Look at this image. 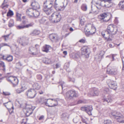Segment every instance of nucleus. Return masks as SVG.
Masks as SVG:
<instances>
[{
  "instance_id": "obj_1",
  "label": "nucleus",
  "mask_w": 124,
  "mask_h": 124,
  "mask_svg": "<svg viewBox=\"0 0 124 124\" xmlns=\"http://www.w3.org/2000/svg\"><path fill=\"white\" fill-rule=\"evenodd\" d=\"M43 10L47 15H50L52 12L51 8L53 5V2L49 0H47L44 3Z\"/></svg>"
},
{
  "instance_id": "obj_2",
  "label": "nucleus",
  "mask_w": 124,
  "mask_h": 124,
  "mask_svg": "<svg viewBox=\"0 0 124 124\" xmlns=\"http://www.w3.org/2000/svg\"><path fill=\"white\" fill-rule=\"evenodd\" d=\"M117 31V28L116 26L113 24H110L107 27V30L106 31V34H107L108 37L110 34L114 35L116 34Z\"/></svg>"
},
{
  "instance_id": "obj_3",
  "label": "nucleus",
  "mask_w": 124,
  "mask_h": 124,
  "mask_svg": "<svg viewBox=\"0 0 124 124\" xmlns=\"http://www.w3.org/2000/svg\"><path fill=\"white\" fill-rule=\"evenodd\" d=\"M85 29L86 32V35L87 36H89L94 34L96 32V29L94 26L91 24H88L85 25Z\"/></svg>"
},
{
  "instance_id": "obj_4",
  "label": "nucleus",
  "mask_w": 124,
  "mask_h": 124,
  "mask_svg": "<svg viewBox=\"0 0 124 124\" xmlns=\"http://www.w3.org/2000/svg\"><path fill=\"white\" fill-rule=\"evenodd\" d=\"M57 99H45L42 103L49 107H53L57 105Z\"/></svg>"
},
{
  "instance_id": "obj_5",
  "label": "nucleus",
  "mask_w": 124,
  "mask_h": 124,
  "mask_svg": "<svg viewBox=\"0 0 124 124\" xmlns=\"http://www.w3.org/2000/svg\"><path fill=\"white\" fill-rule=\"evenodd\" d=\"M79 95L78 92L74 90L68 91L66 93V98L69 100L72 99L74 97H77Z\"/></svg>"
},
{
  "instance_id": "obj_6",
  "label": "nucleus",
  "mask_w": 124,
  "mask_h": 124,
  "mask_svg": "<svg viewBox=\"0 0 124 124\" xmlns=\"http://www.w3.org/2000/svg\"><path fill=\"white\" fill-rule=\"evenodd\" d=\"M111 17V15L110 13H104L99 16L98 18L105 22L108 21L110 19Z\"/></svg>"
},
{
  "instance_id": "obj_7",
  "label": "nucleus",
  "mask_w": 124,
  "mask_h": 124,
  "mask_svg": "<svg viewBox=\"0 0 124 124\" xmlns=\"http://www.w3.org/2000/svg\"><path fill=\"white\" fill-rule=\"evenodd\" d=\"M52 20L54 23H56L59 22L61 18V15L58 12H54L51 15Z\"/></svg>"
},
{
  "instance_id": "obj_8",
  "label": "nucleus",
  "mask_w": 124,
  "mask_h": 124,
  "mask_svg": "<svg viewBox=\"0 0 124 124\" xmlns=\"http://www.w3.org/2000/svg\"><path fill=\"white\" fill-rule=\"evenodd\" d=\"M119 113L115 111H113L111 113L112 115L117 119V121L120 123H124L123 120L124 116L123 115L118 116Z\"/></svg>"
},
{
  "instance_id": "obj_9",
  "label": "nucleus",
  "mask_w": 124,
  "mask_h": 124,
  "mask_svg": "<svg viewBox=\"0 0 124 124\" xmlns=\"http://www.w3.org/2000/svg\"><path fill=\"white\" fill-rule=\"evenodd\" d=\"M7 79L8 82L12 84L13 87L16 86L18 84V80L16 77L10 76L7 78Z\"/></svg>"
},
{
  "instance_id": "obj_10",
  "label": "nucleus",
  "mask_w": 124,
  "mask_h": 124,
  "mask_svg": "<svg viewBox=\"0 0 124 124\" xmlns=\"http://www.w3.org/2000/svg\"><path fill=\"white\" fill-rule=\"evenodd\" d=\"M36 93V91L34 89H31L28 90L25 94L28 98H33L35 96Z\"/></svg>"
},
{
  "instance_id": "obj_11",
  "label": "nucleus",
  "mask_w": 124,
  "mask_h": 124,
  "mask_svg": "<svg viewBox=\"0 0 124 124\" xmlns=\"http://www.w3.org/2000/svg\"><path fill=\"white\" fill-rule=\"evenodd\" d=\"M35 108V107L34 106L26 105L25 107L26 116H28L31 114L33 113V111Z\"/></svg>"
},
{
  "instance_id": "obj_12",
  "label": "nucleus",
  "mask_w": 124,
  "mask_h": 124,
  "mask_svg": "<svg viewBox=\"0 0 124 124\" xmlns=\"http://www.w3.org/2000/svg\"><path fill=\"white\" fill-rule=\"evenodd\" d=\"M107 83L109 87L111 89L115 90L117 87V84L116 82L113 80H107Z\"/></svg>"
},
{
  "instance_id": "obj_13",
  "label": "nucleus",
  "mask_w": 124,
  "mask_h": 124,
  "mask_svg": "<svg viewBox=\"0 0 124 124\" xmlns=\"http://www.w3.org/2000/svg\"><path fill=\"white\" fill-rule=\"evenodd\" d=\"M82 54L85 55L86 58H88L90 53V48L87 46H84L81 49Z\"/></svg>"
},
{
  "instance_id": "obj_14",
  "label": "nucleus",
  "mask_w": 124,
  "mask_h": 124,
  "mask_svg": "<svg viewBox=\"0 0 124 124\" xmlns=\"http://www.w3.org/2000/svg\"><path fill=\"white\" fill-rule=\"evenodd\" d=\"M17 41L21 45L23 46L26 45L28 44V41L26 40L25 38L23 37L18 38Z\"/></svg>"
},
{
  "instance_id": "obj_15",
  "label": "nucleus",
  "mask_w": 124,
  "mask_h": 124,
  "mask_svg": "<svg viewBox=\"0 0 124 124\" xmlns=\"http://www.w3.org/2000/svg\"><path fill=\"white\" fill-rule=\"evenodd\" d=\"M106 72L107 73L109 74L114 75H116L117 73V70L116 69L112 67L108 68V67Z\"/></svg>"
},
{
  "instance_id": "obj_16",
  "label": "nucleus",
  "mask_w": 124,
  "mask_h": 124,
  "mask_svg": "<svg viewBox=\"0 0 124 124\" xmlns=\"http://www.w3.org/2000/svg\"><path fill=\"white\" fill-rule=\"evenodd\" d=\"M92 5V6H95L97 8L99 9H100L101 8V7H103V5L102 4V3L100 1L95 2L94 1H92L91 2Z\"/></svg>"
},
{
  "instance_id": "obj_17",
  "label": "nucleus",
  "mask_w": 124,
  "mask_h": 124,
  "mask_svg": "<svg viewBox=\"0 0 124 124\" xmlns=\"http://www.w3.org/2000/svg\"><path fill=\"white\" fill-rule=\"evenodd\" d=\"M33 23H31L28 24L27 25H23L21 23L20 25L16 26L17 29L18 30H21L24 29L28 28L29 27L32 26L33 25Z\"/></svg>"
},
{
  "instance_id": "obj_18",
  "label": "nucleus",
  "mask_w": 124,
  "mask_h": 124,
  "mask_svg": "<svg viewBox=\"0 0 124 124\" xmlns=\"http://www.w3.org/2000/svg\"><path fill=\"white\" fill-rule=\"evenodd\" d=\"M29 52L32 55H35L37 54V49H35L33 46H31L28 49Z\"/></svg>"
},
{
  "instance_id": "obj_19",
  "label": "nucleus",
  "mask_w": 124,
  "mask_h": 124,
  "mask_svg": "<svg viewBox=\"0 0 124 124\" xmlns=\"http://www.w3.org/2000/svg\"><path fill=\"white\" fill-rule=\"evenodd\" d=\"M99 91L98 89L94 88L92 89L90 92L91 96H97L99 94Z\"/></svg>"
},
{
  "instance_id": "obj_20",
  "label": "nucleus",
  "mask_w": 124,
  "mask_h": 124,
  "mask_svg": "<svg viewBox=\"0 0 124 124\" xmlns=\"http://www.w3.org/2000/svg\"><path fill=\"white\" fill-rule=\"evenodd\" d=\"M49 38L51 41L53 42H57L58 39L57 35L55 34H52L49 35Z\"/></svg>"
},
{
  "instance_id": "obj_21",
  "label": "nucleus",
  "mask_w": 124,
  "mask_h": 124,
  "mask_svg": "<svg viewBox=\"0 0 124 124\" xmlns=\"http://www.w3.org/2000/svg\"><path fill=\"white\" fill-rule=\"evenodd\" d=\"M34 10H36L40 8V6L39 3L35 1L32 3L31 4Z\"/></svg>"
},
{
  "instance_id": "obj_22",
  "label": "nucleus",
  "mask_w": 124,
  "mask_h": 124,
  "mask_svg": "<svg viewBox=\"0 0 124 124\" xmlns=\"http://www.w3.org/2000/svg\"><path fill=\"white\" fill-rule=\"evenodd\" d=\"M34 10L33 8H28L26 10V14L30 17H32Z\"/></svg>"
},
{
  "instance_id": "obj_23",
  "label": "nucleus",
  "mask_w": 124,
  "mask_h": 124,
  "mask_svg": "<svg viewBox=\"0 0 124 124\" xmlns=\"http://www.w3.org/2000/svg\"><path fill=\"white\" fill-rule=\"evenodd\" d=\"M105 4L103 5V7L109 8L112 6L113 5V2H108L107 1H104Z\"/></svg>"
},
{
  "instance_id": "obj_24",
  "label": "nucleus",
  "mask_w": 124,
  "mask_h": 124,
  "mask_svg": "<svg viewBox=\"0 0 124 124\" xmlns=\"http://www.w3.org/2000/svg\"><path fill=\"white\" fill-rule=\"evenodd\" d=\"M93 109L91 106H87L86 107V112L89 115H91L92 114L91 111Z\"/></svg>"
},
{
  "instance_id": "obj_25",
  "label": "nucleus",
  "mask_w": 124,
  "mask_h": 124,
  "mask_svg": "<svg viewBox=\"0 0 124 124\" xmlns=\"http://www.w3.org/2000/svg\"><path fill=\"white\" fill-rule=\"evenodd\" d=\"M102 36L104 37L105 39L108 41H109L111 40V39L110 38V37L111 35H112L110 34V36L108 37V35L107 34H106V31H105V33L103 32H102L101 33Z\"/></svg>"
},
{
  "instance_id": "obj_26",
  "label": "nucleus",
  "mask_w": 124,
  "mask_h": 124,
  "mask_svg": "<svg viewBox=\"0 0 124 124\" xmlns=\"http://www.w3.org/2000/svg\"><path fill=\"white\" fill-rule=\"evenodd\" d=\"M102 36L104 37L105 39L108 41H109L111 40V39L110 38V37L111 35H112L110 34V36L108 37V35L107 34H106V31H105V33L103 32H102L101 33Z\"/></svg>"
},
{
  "instance_id": "obj_27",
  "label": "nucleus",
  "mask_w": 124,
  "mask_h": 124,
  "mask_svg": "<svg viewBox=\"0 0 124 124\" xmlns=\"http://www.w3.org/2000/svg\"><path fill=\"white\" fill-rule=\"evenodd\" d=\"M124 0L120 2L118 5L119 9L121 10H123L124 9Z\"/></svg>"
},
{
  "instance_id": "obj_28",
  "label": "nucleus",
  "mask_w": 124,
  "mask_h": 124,
  "mask_svg": "<svg viewBox=\"0 0 124 124\" xmlns=\"http://www.w3.org/2000/svg\"><path fill=\"white\" fill-rule=\"evenodd\" d=\"M51 47L49 45H46L43 47V51H44L47 52L49 50V48Z\"/></svg>"
},
{
  "instance_id": "obj_29",
  "label": "nucleus",
  "mask_w": 124,
  "mask_h": 124,
  "mask_svg": "<svg viewBox=\"0 0 124 124\" xmlns=\"http://www.w3.org/2000/svg\"><path fill=\"white\" fill-rule=\"evenodd\" d=\"M39 33V31L34 30L30 33V34L32 36L36 35H38Z\"/></svg>"
},
{
  "instance_id": "obj_30",
  "label": "nucleus",
  "mask_w": 124,
  "mask_h": 124,
  "mask_svg": "<svg viewBox=\"0 0 124 124\" xmlns=\"http://www.w3.org/2000/svg\"><path fill=\"white\" fill-rule=\"evenodd\" d=\"M39 15V12L36 10H34L33 13V15L32 16L35 17H38Z\"/></svg>"
},
{
  "instance_id": "obj_31",
  "label": "nucleus",
  "mask_w": 124,
  "mask_h": 124,
  "mask_svg": "<svg viewBox=\"0 0 124 124\" xmlns=\"http://www.w3.org/2000/svg\"><path fill=\"white\" fill-rule=\"evenodd\" d=\"M33 86L34 88L37 90H39L41 86L38 83H36L33 85Z\"/></svg>"
},
{
  "instance_id": "obj_32",
  "label": "nucleus",
  "mask_w": 124,
  "mask_h": 124,
  "mask_svg": "<svg viewBox=\"0 0 124 124\" xmlns=\"http://www.w3.org/2000/svg\"><path fill=\"white\" fill-rule=\"evenodd\" d=\"M123 50H121L120 51V54L121 55V58L122 61L123 63V68H122V70L123 71L124 70V61L123 60V58H124L123 55Z\"/></svg>"
},
{
  "instance_id": "obj_33",
  "label": "nucleus",
  "mask_w": 124,
  "mask_h": 124,
  "mask_svg": "<svg viewBox=\"0 0 124 124\" xmlns=\"http://www.w3.org/2000/svg\"><path fill=\"white\" fill-rule=\"evenodd\" d=\"M81 8L83 11H86L87 10V5L86 4H83L82 5Z\"/></svg>"
},
{
  "instance_id": "obj_34",
  "label": "nucleus",
  "mask_w": 124,
  "mask_h": 124,
  "mask_svg": "<svg viewBox=\"0 0 124 124\" xmlns=\"http://www.w3.org/2000/svg\"><path fill=\"white\" fill-rule=\"evenodd\" d=\"M47 19V18L46 17H43L39 20V22L41 23H44L46 21Z\"/></svg>"
},
{
  "instance_id": "obj_35",
  "label": "nucleus",
  "mask_w": 124,
  "mask_h": 124,
  "mask_svg": "<svg viewBox=\"0 0 124 124\" xmlns=\"http://www.w3.org/2000/svg\"><path fill=\"white\" fill-rule=\"evenodd\" d=\"M5 59L8 62L11 61L13 59V56H12L9 55L5 58Z\"/></svg>"
},
{
  "instance_id": "obj_36",
  "label": "nucleus",
  "mask_w": 124,
  "mask_h": 124,
  "mask_svg": "<svg viewBox=\"0 0 124 124\" xmlns=\"http://www.w3.org/2000/svg\"><path fill=\"white\" fill-rule=\"evenodd\" d=\"M61 118L63 120L68 118V114L66 113H63L61 115Z\"/></svg>"
},
{
  "instance_id": "obj_37",
  "label": "nucleus",
  "mask_w": 124,
  "mask_h": 124,
  "mask_svg": "<svg viewBox=\"0 0 124 124\" xmlns=\"http://www.w3.org/2000/svg\"><path fill=\"white\" fill-rule=\"evenodd\" d=\"M14 25V22L13 20L11 19L9 22L8 26L11 27L13 26Z\"/></svg>"
},
{
  "instance_id": "obj_38",
  "label": "nucleus",
  "mask_w": 124,
  "mask_h": 124,
  "mask_svg": "<svg viewBox=\"0 0 124 124\" xmlns=\"http://www.w3.org/2000/svg\"><path fill=\"white\" fill-rule=\"evenodd\" d=\"M102 101L104 102H106L107 103H109L111 102L112 100L110 98L108 97V98L106 99H104L102 100Z\"/></svg>"
},
{
  "instance_id": "obj_39",
  "label": "nucleus",
  "mask_w": 124,
  "mask_h": 124,
  "mask_svg": "<svg viewBox=\"0 0 124 124\" xmlns=\"http://www.w3.org/2000/svg\"><path fill=\"white\" fill-rule=\"evenodd\" d=\"M56 0H55V3L54 5V7L56 10L61 11V9L60 8H58L57 6L58 4H57L56 3Z\"/></svg>"
},
{
  "instance_id": "obj_40",
  "label": "nucleus",
  "mask_w": 124,
  "mask_h": 124,
  "mask_svg": "<svg viewBox=\"0 0 124 124\" xmlns=\"http://www.w3.org/2000/svg\"><path fill=\"white\" fill-rule=\"evenodd\" d=\"M28 120V119L26 117L22 119V121L21 122L22 124H27V121Z\"/></svg>"
},
{
  "instance_id": "obj_41",
  "label": "nucleus",
  "mask_w": 124,
  "mask_h": 124,
  "mask_svg": "<svg viewBox=\"0 0 124 124\" xmlns=\"http://www.w3.org/2000/svg\"><path fill=\"white\" fill-rule=\"evenodd\" d=\"M14 13L13 11H12L11 10H9L8 12L7 16H12L13 15Z\"/></svg>"
},
{
  "instance_id": "obj_42",
  "label": "nucleus",
  "mask_w": 124,
  "mask_h": 124,
  "mask_svg": "<svg viewBox=\"0 0 124 124\" xmlns=\"http://www.w3.org/2000/svg\"><path fill=\"white\" fill-rule=\"evenodd\" d=\"M23 87L20 88L16 90V92L18 93H21L22 92H23L24 91V90L22 89Z\"/></svg>"
},
{
  "instance_id": "obj_43",
  "label": "nucleus",
  "mask_w": 124,
  "mask_h": 124,
  "mask_svg": "<svg viewBox=\"0 0 124 124\" xmlns=\"http://www.w3.org/2000/svg\"><path fill=\"white\" fill-rule=\"evenodd\" d=\"M17 20L18 21L21 20V15L18 13H17L16 14Z\"/></svg>"
},
{
  "instance_id": "obj_44",
  "label": "nucleus",
  "mask_w": 124,
  "mask_h": 124,
  "mask_svg": "<svg viewBox=\"0 0 124 124\" xmlns=\"http://www.w3.org/2000/svg\"><path fill=\"white\" fill-rule=\"evenodd\" d=\"M111 121L109 119L104 120V124H111Z\"/></svg>"
},
{
  "instance_id": "obj_45",
  "label": "nucleus",
  "mask_w": 124,
  "mask_h": 124,
  "mask_svg": "<svg viewBox=\"0 0 124 124\" xmlns=\"http://www.w3.org/2000/svg\"><path fill=\"white\" fill-rule=\"evenodd\" d=\"M104 92L105 93L108 94L110 93V91L108 88H106L104 89Z\"/></svg>"
},
{
  "instance_id": "obj_46",
  "label": "nucleus",
  "mask_w": 124,
  "mask_h": 124,
  "mask_svg": "<svg viewBox=\"0 0 124 124\" xmlns=\"http://www.w3.org/2000/svg\"><path fill=\"white\" fill-rule=\"evenodd\" d=\"M45 62L46 64H49L51 62V60L50 59L46 58L45 59Z\"/></svg>"
},
{
  "instance_id": "obj_47",
  "label": "nucleus",
  "mask_w": 124,
  "mask_h": 124,
  "mask_svg": "<svg viewBox=\"0 0 124 124\" xmlns=\"http://www.w3.org/2000/svg\"><path fill=\"white\" fill-rule=\"evenodd\" d=\"M0 64L3 67V70L4 72H5V65L4 63L3 62H0Z\"/></svg>"
},
{
  "instance_id": "obj_48",
  "label": "nucleus",
  "mask_w": 124,
  "mask_h": 124,
  "mask_svg": "<svg viewBox=\"0 0 124 124\" xmlns=\"http://www.w3.org/2000/svg\"><path fill=\"white\" fill-rule=\"evenodd\" d=\"M70 63L69 62L65 63L64 66V68L66 69L67 68H69V67L70 66Z\"/></svg>"
},
{
  "instance_id": "obj_49",
  "label": "nucleus",
  "mask_w": 124,
  "mask_h": 124,
  "mask_svg": "<svg viewBox=\"0 0 124 124\" xmlns=\"http://www.w3.org/2000/svg\"><path fill=\"white\" fill-rule=\"evenodd\" d=\"M37 77L38 79L40 80L42 79V77L41 75L39 74L37 75Z\"/></svg>"
},
{
  "instance_id": "obj_50",
  "label": "nucleus",
  "mask_w": 124,
  "mask_h": 124,
  "mask_svg": "<svg viewBox=\"0 0 124 124\" xmlns=\"http://www.w3.org/2000/svg\"><path fill=\"white\" fill-rule=\"evenodd\" d=\"M79 119L77 117H76L74 118L73 120V121L74 123H77L78 122Z\"/></svg>"
},
{
  "instance_id": "obj_51",
  "label": "nucleus",
  "mask_w": 124,
  "mask_h": 124,
  "mask_svg": "<svg viewBox=\"0 0 124 124\" xmlns=\"http://www.w3.org/2000/svg\"><path fill=\"white\" fill-rule=\"evenodd\" d=\"M3 95L6 96L9 95L10 94V93L6 92H3Z\"/></svg>"
},
{
  "instance_id": "obj_52",
  "label": "nucleus",
  "mask_w": 124,
  "mask_h": 124,
  "mask_svg": "<svg viewBox=\"0 0 124 124\" xmlns=\"http://www.w3.org/2000/svg\"><path fill=\"white\" fill-rule=\"evenodd\" d=\"M80 53H76L75 55V57L76 58H78L80 57Z\"/></svg>"
},
{
  "instance_id": "obj_53",
  "label": "nucleus",
  "mask_w": 124,
  "mask_h": 124,
  "mask_svg": "<svg viewBox=\"0 0 124 124\" xmlns=\"http://www.w3.org/2000/svg\"><path fill=\"white\" fill-rule=\"evenodd\" d=\"M60 84V85L61 86V87L62 89L63 88V87L64 85V84H65L64 82L63 81H60L59 83Z\"/></svg>"
},
{
  "instance_id": "obj_54",
  "label": "nucleus",
  "mask_w": 124,
  "mask_h": 124,
  "mask_svg": "<svg viewBox=\"0 0 124 124\" xmlns=\"http://www.w3.org/2000/svg\"><path fill=\"white\" fill-rule=\"evenodd\" d=\"M8 5H7L6 4V5H3L2 6V4L1 6V7L3 9H6L7 8H8Z\"/></svg>"
},
{
  "instance_id": "obj_55",
  "label": "nucleus",
  "mask_w": 124,
  "mask_h": 124,
  "mask_svg": "<svg viewBox=\"0 0 124 124\" xmlns=\"http://www.w3.org/2000/svg\"><path fill=\"white\" fill-rule=\"evenodd\" d=\"M28 23L27 21L23 20L22 21V23H21L23 25H27L28 24H27Z\"/></svg>"
},
{
  "instance_id": "obj_56",
  "label": "nucleus",
  "mask_w": 124,
  "mask_h": 124,
  "mask_svg": "<svg viewBox=\"0 0 124 124\" xmlns=\"http://www.w3.org/2000/svg\"><path fill=\"white\" fill-rule=\"evenodd\" d=\"M86 119H87L86 118L84 119V118H82L81 120H82V122H83L84 123H85L86 124H87V123H86V122H87Z\"/></svg>"
},
{
  "instance_id": "obj_57",
  "label": "nucleus",
  "mask_w": 124,
  "mask_h": 124,
  "mask_svg": "<svg viewBox=\"0 0 124 124\" xmlns=\"http://www.w3.org/2000/svg\"><path fill=\"white\" fill-rule=\"evenodd\" d=\"M101 58V56L98 55H97L95 56V59L96 60H98V59H100Z\"/></svg>"
},
{
  "instance_id": "obj_58",
  "label": "nucleus",
  "mask_w": 124,
  "mask_h": 124,
  "mask_svg": "<svg viewBox=\"0 0 124 124\" xmlns=\"http://www.w3.org/2000/svg\"><path fill=\"white\" fill-rule=\"evenodd\" d=\"M16 65L18 67H20L22 66V64L20 62H19L16 63Z\"/></svg>"
},
{
  "instance_id": "obj_59",
  "label": "nucleus",
  "mask_w": 124,
  "mask_h": 124,
  "mask_svg": "<svg viewBox=\"0 0 124 124\" xmlns=\"http://www.w3.org/2000/svg\"><path fill=\"white\" fill-rule=\"evenodd\" d=\"M10 34H9L7 35H5L4 36V37L5 38V40H7L8 39V38Z\"/></svg>"
},
{
  "instance_id": "obj_60",
  "label": "nucleus",
  "mask_w": 124,
  "mask_h": 124,
  "mask_svg": "<svg viewBox=\"0 0 124 124\" xmlns=\"http://www.w3.org/2000/svg\"><path fill=\"white\" fill-rule=\"evenodd\" d=\"M83 101L81 100H79L78 101H77V103H76V105L79 104L80 103H83Z\"/></svg>"
},
{
  "instance_id": "obj_61",
  "label": "nucleus",
  "mask_w": 124,
  "mask_h": 124,
  "mask_svg": "<svg viewBox=\"0 0 124 124\" xmlns=\"http://www.w3.org/2000/svg\"><path fill=\"white\" fill-rule=\"evenodd\" d=\"M81 109L82 111H85L86 112V107H85L84 106L83 107H81Z\"/></svg>"
},
{
  "instance_id": "obj_62",
  "label": "nucleus",
  "mask_w": 124,
  "mask_h": 124,
  "mask_svg": "<svg viewBox=\"0 0 124 124\" xmlns=\"http://www.w3.org/2000/svg\"><path fill=\"white\" fill-rule=\"evenodd\" d=\"M5 56L1 54H0V59H5Z\"/></svg>"
},
{
  "instance_id": "obj_63",
  "label": "nucleus",
  "mask_w": 124,
  "mask_h": 124,
  "mask_svg": "<svg viewBox=\"0 0 124 124\" xmlns=\"http://www.w3.org/2000/svg\"><path fill=\"white\" fill-rule=\"evenodd\" d=\"M69 80L70 81L72 82H74L75 81V79L74 78H69Z\"/></svg>"
},
{
  "instance_id": "obj_64",
  "label": "nucleus",
  "mask_w": 124,
  "mask_h": 124,
  "mask_svg": "<svg viewBox=\"0 0 124 124\" xmlns=\"http://www.w3.org/2000/svg\"><path fill=\"white\" fill-rule=\"evenodd\" d=\"M60 64L59 63H57L55 66H56V69L58 68H59L60 67Z\"/></svg>"
}]
</instances>
